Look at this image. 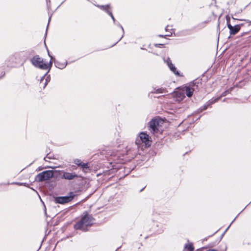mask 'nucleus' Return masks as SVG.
I'll list each match as a JSON object with an SVG mask.
<instances>
[{"label": "nucleus", "instance_id": "1", "mask_svg": "<svg viewBox=\"0 0 251 251\" xmlns=\"http://www.w3.org/2000/svg\"><path fill=\"white\" fill-rule=\"evenodd\" d=\"M32 62L35 66L42 69H48L51 66V60L46 61L38 56H35L32 59Z\"/></svg>", "mask_w": 251, "mask_h": 251}, {"label": "nucleus", "instance_id": "2", "mask_svg": "<svg viewBox=\"0 0 251 251\" xmlns=\"http://www.w3.org/2000/svg\"><path fill=\"white\" fill-rule=\"evenodd\" d=\"M92 224V217L89 216H86L79 223L77 224L75 227L76 229H81L84 230L87 226H90Z\"/></svg>", "mask_w": 251, "mask_h": 251}, {"label": "nucleus", "instance_id": "3", "mask_svg": "<svg viewBox=\"0 0 251 251\" xmlns=\"http://www.w3.org/2000/svg\"><path fill=\"white\" fill-rule=\"evenodd\" d=\"M53 176V173L51 171L43 172L36 176V179L37 181H44L49 179Z\"/></svg>", "mask_w": 251, "mask_h": 251}, {"label": "nucleus", "instance_id": "4", "mask_svg": "<svg viewBox=\"0 0 251 251\" xmlns=\"http://www.w3.org/2000/svg\"><path fill=\"white\" fill-rule=\"evenodd\" d=\"M139 139L143 143H144L146 147H149L151 145L150 138L149 135L144 132H141L139 135Z\"/></svg>", "mask_w": 251, "mask_h": 251}, {"label": "nucleus", "instance_id": "5", "mask_svg": "<svg viewBox=\"0 0 251 251\" xmlns=\"http://www.w3.org/2000/svg\"><path fill=\"white\" fill-rule=\"evenodd\" d=\"M73 197L71 196L60 197L56 198L55 201L57 203L63 204L71 201Z\"/></svg>", "mask_w": 251, "mask_h": 251}, {"label": "nucleus", "instance_id": "6", "mask_svg": "<svg viewBox=\"0 0 251 251\" xmlns=\"http://www.w3.org/2000/svg\"><path fill=\"white\" fill-rule=\"evenodd\" d=\"M174 96L177 101H181L185 97L184 95V90L183 89H178L174 93Z\"/></svg>", "mask_w": 251, "mask_h": 251}, {"label": "nucleus", "instance_id": "7", "mask_svg": "<svg viewBox=\"0 0 251 251\" xmlns=\"http://www.w3.org/2000/svg\"><path fill=\"white\" fill-rule=\"evenodd\" d=\"M163 121L161 120H152L150 123V126L153 131L158 129V128L161 124H162Z\"/></svg>", "mask_w": 251, "mask_h": 251}, {"label": "nucleus", "instance_id": "8", "mask_svg": "<svg viewBox=\"0 0 251 251\" xmlns=\"http://www.w3.org/2000/svg\"><path fill=\"white\" fill-rule=\"evenodd\" d=\"M228 27L230 30V33L232 34H236L240 29V27L238 25L233 26L230 25H228Z\"/></svg>", "mask_w": 251, "mask_h": 251}, {"label": "nucleus", "instance_id": "9", "mask_svg": "<svg viewBox=\"0 0 251 251\" xmlns=\"http://www.w3.org/2000/svg\"><path fill=\"white\" fill-rule=\"evenodd\" d=\"M184 92H185L187 97H190L192 96L194 92V89L189 87H186L183 89Z\"/></svg>", "mask_w": 251, "mask_h": 251}, {"label": "nucleus", "instance_id": "10", "mask_svg": "<svg viewBox=\"0 0 251 251\" xmlns=\"http://www.w3.org/2000/svg\"><path fill=\"white\" fill-rule=\"evenodd\" d=\"M76 176V175L74 174L69 173H64L63 175V177L65 179H71Z\"/></svg>", "mask_w": 251, "mask_h": 251}, {"label": "nucleus", "instance_id": "11", "mask_svg": "<svg viewBox=\"0 0 251 251\" xmlns=\"http://www.w3.org/2000/svg\"><path fill=\"white\" fill-rule=\"evenodd\" d=\"M75 163L77 165H78L79 166H80L82 168H87L88 167L87 164L82 163L79 159H75Z\"/></svg>", "mask_w": 251, "mask_h": 251}, {"label": "nucleus", "instance_id": "12", "mask_svg": "<svg viewBox=\"0 0 251 251\" xmlns=\"http://www.w3.org/2000/svg\"><path fill=\"white\" fill-rule=\"evenodd\" d=\"M167 63L171 70H172L176 74H178L177 72H176V68L171 63H170L169 61H168Z\"/></svg>", "mask_w": 251, "mask_h": 251}, {"label": "nucleus", "instance_id": "13", "mask_svg": "<svg viewBox=\"0 0 251 251\" xmlns=\"http://www.w3.org/2000/svg\"><path fill=\"white\" fill-rule=\"evenodd\" d=\"M185 248L187 249L189 251H193V248L192 245L191 244H188L185 246Z\"/></svg>", "mask_w": 251, "mask_h": 251}, {"label": "nucleus", "instance_id": "14", "mask_svg": "<svg viewBox=\"0 0 251 251\" xmlns=\"http://www.w3.org/2000/svg\"><path fill=\"white\" fill-rule=\"evenodd\" d=\"M65 65H66L65 64H64L62 65H60L59 64L57 63V67H58L59 68H60V69L63 68L65 66Z\"/></svg>", "mask_w": 251, "mask_h": 251}, {"label": "nucleus", "instance_id": "15", "mask_svg": "<svg viewBox=\"0 0 251 251\" xmlns=\"http://www.w3.org/2000/svg\"><path fill=\"white\" fill-rule=\"evenodd\" d=\"M138 140H136V144H138Z\"/></svg>", "mask_w": 251, "mask_h": 251}]
</instances>
